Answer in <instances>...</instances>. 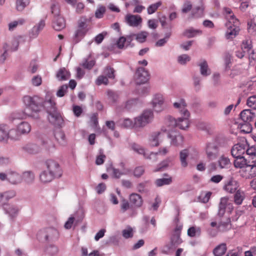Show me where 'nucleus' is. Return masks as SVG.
<instances>
[{
  "label": "nucleus",
  "instance_id": "1",
  "mask_svg": "<svg viewBox=\"0 0 256 256\" xmlns=\"http://www.w3.org/2000/svg\"><path fill=\"white\" fill-rule=\"evenodd\" d=\"M23 102L26 106L25 111L13 113L10 116L12 120L25 119L27 116L35 119L38 118H40L39 113L42 107V100L36 96L32 97L29 96H25L23 98Z\"/></svg>",
  "mask_w": 256,
  "mask_h": 256
},
{
  "label": "nucleus",
  "instance_id": "2",
  "mask_svg": "<svg viewBox=\"0 0 256 256\" xmlns=\"http://www.w3.org/2000/svg\"><path fill=\"white\" fill-rule=\"evenodd\" d=\"M187 104L184 99H180L178 102L174 103V107L178 109L182 117L178 118V120L172 117H168L166 119V123L170 128L177 126L182 130H186L189 126V117L190 114L186 108ZM170 128H162L164 132L168 131Z\"/></svg>",
  "mask_w": 256,
  "mask_h": 256
},
{
  "label": "nucleus",
  "instance_id": "3",
  "mask_svg": "<svg viewBox=\"0 0 256 256\" xmlns=\"http://www.w3.org/2000/svg\"><path fill=\"white\" fill-rule=\"evenodd\" d=\"M220 146V142L218 138L207 142L204 147L206 158L210 160L216 159L219 154Z\"/></svg>",
  "mask_w": 256,
  "mask_h": 256
},
{
  "label": "nucleus",
  "instance_id": "4",
  "mask_svg": "<svg viewBox=\"0 0 256 256\" xmlns=\"http://www.w3.org/2000/svg\"><path fill=\"white\" fill-rule=\"evenodd\" d=\"M240 176L246 179H251L256 176V156L248 158L246 166L240 170Z\"/></svg>",
  "mask_w": 256,
  "mask_h": 256
},
{
  "label": "nucleus",
  "instance_id": "5",
  "mask_svg": "<svg viewBox=\"0 0 256 256\" xmlns=\"http://www.w3.org/2000/svg\"><path fill=\"white\" fill-rule=\"evenodd\" d=\"M154 113L151 110H146L139 116L134 118L135 128H143L152 122L154 120Z\"/></svg>",
  "mask_w": 256,
  "mask_h": 256
},
{
  "label": "nucleus",
  "instance_id": "6",
  "mask_svg": "<svg viewBox=\"0 0 256 256\" xmlns=\"http://www.w3.org/2000/svg\"><path fill=\"white\" fill-rule=\"evenodd\" d=\"M39 239L44 240L46 242H52L57 240L58 238V232L54 228H47L40 230L38 234Z\"/></svg>",
  "mask_w": 256,
  "mask_h": 256
},
{
  "label": "nucleus",
  "instance_id": "7",
  "mask_svg": "<svg viewBox=\"0 0 256 256\" xmlns=\"http://www.w3.org/2000/svg\"><path fill=\"white\" fill-rule=\"evenodd\" d=\"M89 29L86 19L84 20H80L74 35V42L78 43L79 42L84 36Z\"/></svg>",
  "mask_w": 256,
  "mask_h": 256
},
{
  "label": "nucleus",
  "instance_id": "8",
  "mask_svg": "<svg viewBox=\"0 0 256 256\" xmlns=\"http://www.w3.org/2000/svg\"><path fill=\"white\" fill-rule=\"evenodd\" d=\"M46 170L56 178H59L62 174V169L59 164L54 160H48L46 162Z\"/></svg>",
  "mask_w": 256,
  "mask_h": 256
},
{
  "label": "nucleus",
  "instance_id": "9",
  "mask_svg": "<svg viewBox=\"0 0 256 256\" xmlns=\"http://www.w3.org/2000/svg\"><path fill=\"white\" fill-rule=\"evenodd\" d=\"M240 117L241 119L246 122L245 124L242 125V128L244 126L247 128V130L242 129V130L246 133H248L250 132L252 128L249 124V122H252L255 118L254 114L252 112L251 110H242L240 114Z\"/></svg>",
  "mask_w": 256,
  "mask_h": 256
},
{
  "label": "nucleus",
  "instance_id": "10",
  "mask_svg": "<svg viewBox=\"0 0 256 256\" xmlns=\"http://www.w3.org/2000/svg\"><path fill=\"white\" fill-rule=\"evenodd\" d=\"M240 22L238 23L234 22H226V26L227 28V30L225 34V36L228 40H232L240 32Z\"/></svg>",
  "mask_w": 256,
  "mask_h": 256
},
{
  "label": "nucleus",
  "instance_id": "11",
  "mask_svg": "<svg viewBox=\"0 0 256 256\" xmlns=\"http://www.w3.org/2000/svg\"><path fill=\"white\" fill-rule=\"evenodd\" d=\"M223 189L228 193L234 194L240 189V184L237 180L231 178L224 182Z\"/></svg>",
  "mask_w": 256,
  "mask_h": 256
},
{
  "label": "nucleus",
  "instance_id": "12",
  "mask_svg": "<svg viewBox=\"0 0 256 256\" xmlns=\"http://www.w3.org/2000/svg\"><path fill=\"white\" fill-rule=\"evenodd\" d=\"M148 72L144 68H138L135 74L136 82L138 84H144L149 79Z\"/></svg>",
  "mask_w": 256,
  "mask_h": 256
},
{
  "label": "nucleus",
  "instance_id": "13",
  "mask_svg": "<svg viewBox=\"0 0 256 256\" xmlns=\"http://www.w3.org/2000/svg\"><path fill=\"white\" fill-rule=\"evenodd\" d=\"M47 102L50 104L52 106V110H48V113L49 114L48 116V120L50 122L53 124H56V122H60L62 119V117L60 114L56 111L54 107L56 104L54 100L50 99Z\"/></svg>",
  "mask_w": 256,
  "mask_h": 256
},
{
  "label": "nucleus",
  "instance_id": "14",
  "mask_svg": "<svg viewBox=\"0 0 256 256\" xmlns=\"http://www.w3.org/2000/svg\"><path fill=\"white\" fill-rule=\"evenodd\" d=\"M204 4L200 2V4L192 8L190 14L188 16V20H190L202 17L204 15Z\"/></svg>",
  "mask_w": 256,
  "mask_h": 256
},
{
  "label": "nucleus",
  "instance_id": "15",
  "mask_svg": "<svg viewBox=\"0 0 256 256\" xmlns=\"http://www.w3.org/2000/svg\"><path fill=\"white\" fill-rule=\"evenodd\" d=\"M152 102L155 111L160 112L163 110L164 98L162 94H155Z\"/></svg>",
  "mask_w": 256,
  "mask_h": 256
},
{
  "label": "nucleus",
  "instance_id": "16",
  "mask_svg": "<svg viewBox=\"0 0 256 256\" xmlns=\"http://www.w3.org/2000/svg\"><path fill=\"white\" fill-rule=\"evenodd\" d=\"M182 225L177 224L174 230V233L171 238L172 244L177 246L182 243V240L180 238Z\"/></svg>",
  "mask_w": 256,
  "mask_h": 256
},
{
  "label": "nucleus",
  "instance_id": "17",
  "mask_svg": "<svg viewBox=\"0 0 256 256\" xmlns=\"http://www.w3.org/2000/svg\"><path fill=\"white\" fill-rule=\"evenodd\" d=\"M126 22L130 26L136 27L142 22V18L139 15L128 14L125 16Z\"/></svg>",
  "mask_w": 256,
  "mask_h": 256
},
{
  "label": "nucleus",
  "instance_id": "18",
  "mask_svg": "<svg viewBox=\"0 0 256 256\" xmlns=\"http://www.w3.org/2000/svg\"><path fill=\"white\" fill-rule=\"evenodd\" d=\"M247 147L246 144L240 143L234 146L232 150V155L234 157L243 156L242 155L246 152V148Z\"/></svg>",
  "mask_w": 256,
  "mask_h": 256
},
{
  "label": "nucleus",
  "instance_id": "19",
  "mask_svg": "<svg viewBox=\"0 0 256 256\" xmlns=\"http://www.w3.org/2000/svg\"><path fill=\"white\" fill-rule=\"evenodd\" d=\"M162 134L160 132H154L150 136L148 142L152 146H158L160 144V140L162 138Z\"/></svg>",
  "mask_w": 256,
  "mask_h": 256
},
{
  "label": "nucleus",
  "instance_id": "20",
  "mask_svg": "<svg viewBox=\"0 0 256 256\" xmlns=\"http://www.w3.org/2000/svg\"><path fill=\"white\" fill-rule=\"evenodd\" d=\"M171 138L170 144L175 146H182L184 142V137L178 133L172 132L168 135Z\"/></svg>",
  "mask_w": 256,
  "mask_h": 256
},
{
  "label": "nucleus",
  "instance_id": "21",
  "mask_svg": "<svg viewBox=\"0 0 256 256\" xmlns=\"http://www.w3.org/2000/svg\"><path fill=\"white\" fill-rule=\"evenodd\" d=\"M22 181V176L18 172L12 170L8 172V182L10 184H16Z\"/></svg>",
  "mask_w": 256,
  "mask_h": 256
},
{
  "label": "nucleus",
  "instance_id": "22",
  "mask_svg": "<svg viewBox=\"0 0 256 256\" xmlns=\"http://www.w3.org/2000/svg\"><path fill=\"white\" fill-rule=\"evenodd\" d=\"M130 202L135 207H140L143 203L142 196L138 194L132 193L130 194L129 197Z\"/></svg>",
  "mask_w": 256,
  "mask_h": 256
},
{
  "label": "nucleus",
  "instance_id": "23",
  "mask_svg": "<svg viewBox=\"0 0 256 256\" xmlns=\"http://www.w3.org/2000/svg\"><path fill=\"white\" fill-rule=\"evenodd\" d=\"M54 136L56 140L61 145H65L66 140L64 132L60 128L56 129L54 131Z\"/></svg>",
  "mask_w": 256,
  "mask_h": 256
},
{
  "label": "nucleus",
  "instance_id": "24",
  "mask_svg": "<svg viewBox=\"0 0 256 256\" xmlns=\"http://www.w3.org/2000/svg\"><path fill=\"white\" fill-rule=\"evenodd\" d=\"M70 74L66 68H60L56 74V78L60 81H64L70 78Z\"/></svg>",
  "mask_w": 256,
  "mask_h": 256
},
{
  "label": "nucleus",
  "instance_id": "25",
  "mask_svg": "<svg viewBox=\"0 0 256 256\" xmlns=\"http://www.w3.org/2000/svg\"><path fill=\"white\" fill-rule=\"evenodd\" d=\"M66 26L64 19L61 16L55 17L53 22V28L56 30L59 31Z\"/></svg>",
  "mask_w": 256,
  "mask_h": 256
},
{
  "label": "nucleus",
  "instance_id": "26",
  "mask_svg": "<svg viewBox=\"0 0 256 256\" xmlns=\"http://www.w3.org/2000/svg\"><path fill=\"white\" fill-rule=\"evenodd\" d=\"M234 202L236 205H240L245 198V193L240 188L234 192Z\"/></svg>",
  "mask_w": 256,
  "mask_h": 256
},
{
  "label": "nucleus",
  "instance_id": "27",
  "mask_svg": "<svg viewBox=\"0 0 256 256\" xmlns=\"http://www.w3.org/2000/svg\"><path fill=\"white\" fill-rule=\"evenodd\" d=\"M56 178L53 176L47 170L42 171L40 174V180L42 183H48L52 181Z\"/></svg>",
  "mask_w": 256,
  "mask_h": 256
},
{
  "label": "nucleus",
  "instance_id": "28",
  "mask_svg": "<svg viewBox=\"0 0 256 256\" xmlns=\"http://www.w3.org/2000/svg\"><path fill=\"white\" fill-rule=\"evenodd\" d=\"M234 162V165L236 168H240L241 170L247 165L248 158H245L244 156L236 157Z\"/></svg>",
  "mask_w": 256,
  "mask_h": 256
},
{
  "label": "nucleus",
  "instance_id": "29",
  "mask_svg": "<svg viewBox=\"0 0 256 256\" xmlns=\"http://www.w3.org/2000/svg\"><path fill=\"white\" fill-rule=\"evenodd\" d=\"M218 165L220 168H228L230 164L229 158L224 154L222 155L218 161Z\"/></svg>",
  "mask_w": 256,
  "mask_h": 256
},
{
  "label": "nucleus",
  "instance_id": "30",
  "mask_svg": "<svg viewBox=\"0 0 256 256\" xmlns=\"http://www.w3.org/2000/svg\"><path fill=\"white\" fill-rule=\"evenodd\" d=\"M227 250L226 245L225 243H222L216 246L213 250L214 256H222Z\"/></svg>",
  "mask_w": 256,
  "mask_h": 256
},
{
  "label": "nucleus",
  "instance_id": "31",
  "mask_svg": "<svg viewBox=\"0 0 256 256\" xmlns=\"http://www.w3.org/2000/svg\"><path fill=\"white\" fill-rule=\"evenodd\" d=\"M224 14L227 20V22H234L238 23L239 21L234 16L233 12L228 8H224Z\"/></svg>",
  "mask_w": 256,
  "mask_h": 256
},
{
  "label": "nucleus",
  "instance_id": "32",
  "mask_svg": "<svg viewBox=\"0 0 256 256\" xmlns=\"http://www.w3.org/2000/svg\"><path fill=\"white\" fill-rule=\"evenodd\" d=\"M17 128L22 134H28L31 130L30 125L25 122L20 123Z\"/></svg>",
  "mask_w": 256,
  "mask_h": 256
},
{
  "label": "nucleus",
  "instance_id": "33",
  "mask_svg": "<svg viewBox=\"0 0 256 256\" xmlns=\"http://www.w3.org/2000/svg\"><path fill=\"white\" fill-rule=\"evenodd\" d=\"M22 178L26 183L31 184L34 180V174L32 172L26 171L23 172Z\"/></svg>",
  "mask_w": 256,
  "mask_h": 256
},
{
  "label": "nucleus",
  "instance_id": "34",
  "mask_svg": "<svg viewBox=\"0 0 256 256\" xmlns=\"http://www.w3.org/2000/svg\"><path fill=\"white\" fill-rule=\"evenodd\" d=\"M21 134L18 129H11L8 132H7L8 140L10 139L14 140H20Z\"/></svg>",
  "mask_w": 256,
  "mask_h": 256
},
{
  "label": "nucleus",
  "instance_id": "35",
  "mask_svg": "<svg viewBox=\"0 0 256 256\" xmlns=\"http://www.w3.org/2000/svg\"><path fill=\"white\" fill-rule=\"evenodd\" d=\"M23 149L28 153L30 154H36L39 151L38 146L34 144H26L24 147Z\"/></svg>",
  "mask_w": 256,
  "mask_h": 256
},
{
  "label": "nucleus",
  "instance_id": "36",
  "mask_svg": "<svg viewBox=\"0 0 256 256\" xmlns=\"http://www.w3.org/2000/svg\"><path fill=\"white\" fill-rule=\"evenodd\" d=\"M198 66H200V72L202 76H206L210 74V70L205 60H204Z\"/></svg>",
  "mask_w": 256,
  "mask_h": 256
},
{
  "label": "nucleus",
  "instance_id": "37",
  "mask_svg": "<svg viewBox=\"0 0 256 256\" xmlns=\"http://www.w3.org/2000/svg\"><path fill=\"white\" fill-rule=\"evenodd\" d=\"M201 234V228L198 226H192L188 230V235L190 237L200 236Z\"/></svg>",
  "mask_w": 256,
  "mask_h": 256
},
{
  "label": "nucleus",
  "instance_id": "38",
  "mask_svg": "<svg viewBox=\"0 0 256 256\" xmlns=\"http://www.w3.org/2000/svg\"><path fill=\"white\" fill-rule=\"evenodd\" d=\"M231 228L230 220L228 218L226 222H221L218 226L220 231L225 232Z\"/></svg>",
  "mask_w": 256,
  "mask_h": 256
},
{
  "label": "nucleus",
  "instance_id": "39",
  "mask_svg": "<svg viewBox=\"0 0 256 256\" xmlns=\"http://www.w3.org/2000/svg\"><path fill=\"white\" fill-rule=\"evenodd\" d=\"M4 208L12 217L16 216L18 212V209L14 206H10L8 205H6L4 206Z\"/></svg>",
  "mask_w": 256,
  "mask_h": 256
},
{
  "label": "nucleus",
  "instance_id": "40",
  "mask_svg": "<svg viewBox=\"0 0 256 256\" xmlns=\"http://www.w3.org/2000/svg\"><path fill=\"white\" fill-rule=\"evenodd\" d=\"M188 155V152L187 150H184L180 152V160L181 165L182 167L186 168L188 166L186 158Z\"/></svg>",
  "mask_w": 256,
  "mask_h": 256
},
{
  "label": "nucleus",
  "instance_id": "41",
  "mask_svg": "<svg viewBox=\"0 0 256 256\" xmlns=\"http://www.w3.org/2000/svg\"><path fill=\"white\" fill-rule=\"evenodd\" d=\"M162 4L161 1H158L154 4H151L147 8V12L148 14L154 13L160 6Z\"/></svg>",
  "mask_w": 256,
  "mask_h": 256
},
{
  "label": "nucleus",
  "instance_id": "42",
  "mask_svg": "<svg viewBox=\"0 0 256 256\" xmlns=\"http://www.w3.org/2000/svg\"><path fill=\"white\" fill-rule=\"evenodd\" d=\"M8 140L7 128L6 125H0V141L6 142Z\"/></svg>",
  "mask_w": 256,
  "mask_h": 256
},
{
  "label": "nucleus",
  "instance_id": "43",
  "mask_svg": "<svg viewBox=\"0 0 256 256\" xmlns=\"http://www.w3.org/2000/svg\"><path fill=\"white\" fill-rule=\"evenodd\" d=\"M114 69L110 66H106L104 70V74L106 75V76L110 79L114 78Z\"/></svg>",
  "mask_w": 256,
  "mask_h": 256
},
{
  "label": "nucleus",
  "instance_id": "44",
  "mask_svg": "<svg viewBox=\"0 0 256 256\" xmlns=\"http://www.w3.org/2000/svg\"><path fill=\"white\" fill-rule=\"evenodd\" d=\"M30 4V0H17L16 8L18 11H22Z\"/></svg>",
  "mask_w": 256,
  "mask_h": 256
},
{
  "label": "nucleus",
  "instance_id": "45",
  "mask_svg": "<svg viewBox=\"0 0 256 256\" xmlns=\"http://www.w3.org/2000/svg\"><path fill=\"white\" fill-rule=\"evenodd\" d=\"M169 152L168 148L167 147L160 148L156 152H151L150 156H152V158H154L158 154L164 156L168 154Z\"/></svg>",
  "mask_w": 256,
  "mask_h": 256
},
{
  "label": "nucleus",
  "instance_id": "46",
  "mask_svg": "<svg viewBox=\"0 0 256 256\" xmlns=\"http://www.w3.org/2000/svg\"><path fill=\"white\" fill-rule=\"evenodd\" d=\"M132 148L135 152H136L138 154H142L145 158L152 159V156H150V154L148 156H147V154L145 152L144 150L141 147L134 144Z\"/></svg>",
  "mask_w": 256,
  "mask_h": 256
},
{
  "label": "nucleus",
  "instance_id": "47",
  "mask_svg": "<svg viewBox=\"0 0 256 256\" xmlns=\"http://www.w3.org/2000/svg\"><path fill=\"white\" fill-rule=\"evenodd\" d=\"M172 182L171 177L168 178H162L158 179L156 181V184L158 186H161L164 185H166L170 184Z\"/></svg>",
  "mask_w": 256,
  "mask_h": 256
},
{
  "label": "nucleus",
  "instance_id": "48",
  "mask_svg": "<svg viewBox=\"0 0 256 256\" xmlns=\"http://www.w3.org/2000/svg\"><path fill=\"white\" fill-rule=\"evenodd\" d=\"M108 78L103 75L98 76L95 82L96 84L98 86H100L102 84L108 85Z\"/></svg>",
  "mask_w": 256,
  "mask_h": 256
},
{
  "label": "nucleus",
  "instance_id": "49",
  "mask_svg": "<svg viewBox=\"0 0 256 256\" xmlns=\"http://www.w3.org/2000/svg\"><path fill=\"white\" fill-rule=\"evenodd\" d=\"M192 4L191 2L186 0L184 2L182 8V12L186 14L188 12L192 11Z\"/></svg>",
  "mask_w": 256,
  "mask_h": 256
},
{
  "label": "nucleus",
  "instance_id": "50",
  "mask_svg": "<svg viewBox=\"0 0 256 256\" xmlns=\"http://www.w3.org/2000/svg\"><path fill=\"white\" fill-rule=\"evenodd\" d=\"M211 195L212 192H203L200 194L198 198L201 202L206 203L208 202Z\"/></svg>",
  "mask_w": 256,
  "mask_h": 256
},
{
  "label": "nucleus",
  "instance_id": "51",
  "mask_svg": "<svg viewBox=\"0 0 256 256\" xmlns=\"http://www.w3.org/2000/svg\"><path fill=\"white\" fill-rule=\"evenodd\" d=\"M106 158V156L104 154L103 150L100 149L99 150V154L96 156V164L97 165L102 164Z\"/></svg>",
  "mask_w": 256,
  "mask_h": 256
},
{
  "label": "nucleus",
  "instance_id": "52",
  "mask_svg": "<svg viewBox=\"0 0 256 256\" xmlns=\"http://www.w3.org/2000/svg\"><path fill=\"white\" fill-rule=\"evenodd\" d=\"M171 36V32H166L165 34V36L164 38H162L156 42V46H164L168 40L169 38H170Z\"/></svg>",
  "mask_w": 256,
  "mask_h": 256
},
{
  "label": "nucleus",
  "instance_id": "53",
  "mask_svg": "<svg viewBox=\"0 0 256 256\" xmlns=\"http://www.w3.org/2000/svg\"><path fill=\"white\" fill-rule=\"evenodd\" d=\"M228 198H226V197H224V198H221L220 202V206H219V208H220L219 213L222 212V213L224 214V212L226 206L228 202Z\"/></svg>",
  "mask_w": 256,
  "mask_h": 256
},
{
  "label": "nucleus",
  "instance_id": "54",
  "mask_svg": "<svg viewBox=\"0 0 256 256\" xmlns=\"http://www.w3.org/2000/svg\"><path fill=\"white\" fill-rule=\"evenodd\" d=\"M247 105L253 109H256V95L250 96L246 102Z\"/></svg>",
  "mask_w": 256,
  "mask_h": 256
},
{
  "label": "nucleus",
  "instance_id": "55",
  "mask_svg": "<svg viewBox=\"0 0 256 256\" xmlns=\"http://www.w3.org/2000/svg\"><path fill=\"white\" fill-rule=\"evenodd\" d=\"M202 32L198 30H194L192 28L187 30L185 31L184 34L188 38H192L196 36L198 34H201Z\"/></svg>",
  "mask_w": 256,
  "mask_h": 256
},
{
  "label": "nucleus",
  "instance_id": "56",
  "mask_svg": "<svg viewBox=\"0 0 256 256\" xmlns=\"http://www.w3.org/2000/svg\"><path fill=\"white\" fill-rule=\"evenodd\" d=\"M25 20L24 19H20L18 20L14 21L8 24V29L10 30H12L16 28L18 24L22 25L24 22Z\"/></svg>",
  "mask_w": 256,
  "mask_h": 256
},
{
  "label": "nucleus",
  "instance_id": "57",
  "mask_svg": "<svg viewBox=\"0 0 256 256\" xmlns=\"http://www.w3.org/2000/svg\"><path fill=\"white\" fill-rule=\"evenodd\" d=\"M106 94L108 98L112 102H116L118 100V96L116 92L111 90H108Z\"/></svg>",
  "mask_w": 256,
  "mask_h": 256
},
{
  "label": "nucleus",
  "instance_id": "58",
  "mask_svg": "<svg viewBox=\"0 0 256 256\" xmlns=\"http://www.w3.org/2000/svg\"><path fill=\"white\" fill-rule=\"evenodd\" d=\"M90 122L91 126L94 128H97L98 122V114L97 113H94L90 116Z\"/></svg>",
  "mask_w": 256,
  "mask_h": 256
},
{
  "label": "nucleus",
  "instance_id": "59",
  "mask_svg": "<svg viewBox=\"0 0 256 256\" xmlns=\"http://www.w3.org/2000/svg\"><path fill=\"white\" fill-rule=\"evenodd\" d=\"M68 86L66 84H64L60 86L57 91L56 96L58 97H62L68 90Z\"/></svg>",
  "mask_w": 256,
  "mask_h": 256
},
{
  "label": "nucleus",
  "instance_id": "60",
  "mask_svg": "<svg viewBox=\"0 0 256 256\" xmlns=\"http://www.w3.org/2000/svg\"><path fill=\"white\" fill-rule=\"evenodd\" d=\"M106 12V8L104 6H100L95 12V16L96 18H100L103 17L104 14Z\"/></svg>",
  "mask_w": 256,
  "mask_h": 256
},
{
  "label": "nucleus",
  "instance_id": "61",
  "mask_svg": "<svg viewBox=\"0 0 256 256\" xmlns=\"http://www.w3.org/2000/svg\"><path fill=\"white\" fill-rule=\"evenodd\" d=\"M122 236L125 238H128L133 236V230L132 228L128 227L122 232Z\"/></svg>",
  "mask_w": 256,
  "mask_h": 256
},
{
  "label": "nucleus",
  "instance_id": "62",
  "mask_svg": "<svg viewBox=\"0 0 256 256\" xmlns=\"http://www.w3.org/2000/svg\"><path fill=\"white\" fill-rule=\"evenodd\" d=\"M246 152L247 155L248 156V158H251L256 156V148L252 146L249 148L246 147Z\"/></svg>",
  "mask_w": 256,
  "mask_h": 256
},
{
  "label": "nucleus",
  "instance_id": "63",
  "mask_svg": "<svg viewBox=\"0 0 256 256\" xmlns=\"http://www.w3.org/2000/svg\"><path fill=\"white\" fill-rule=\"evenodd\" d=\"M241 46L242 50L248 52L252 47V42L250 40H245L243 41Z\"/></svg>",
  "mask_w": 256,
  "mask_h": 256
},
{
  "label": "nucleus",
  "instance_id": "64",
  "mask_svg": "<svg viewBox=\"0 0 256 256\" xmlns=\"http://www.w3.org/2000/svg\"><path fill=\"white\" fill-rule=\"evenodd\" d=\"M45 26V22L44 20H40L37 25L34 26L32 28V32H35L37 35L39 32L43 29Z\"/></svg>",
  "mask_w": 256,
  "mask_h": 256
}]
</instances>
